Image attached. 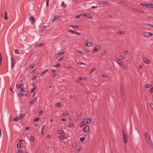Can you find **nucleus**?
Instances as JSON below:
<instances>
[{"label":"nucleus","instance_id":"obj_1","mask_svg":"<svg viewBox=\"0 0 153 153\" xmlns=\"http://www.w3.org/2000/svg\"><path fill=\"white\" fill-rule=\"evenodd\" d=\"M92 119L90 118H86L83 119L81 124L80 127L81 128L86 124H89L91 122Z\"/></svg>","mask_w":153,"mask_h":153},{"label":"nucleus","instance_id":"obj_2","mask_svg":"<svg viewBox=\"0 0 153 153\" xmlns=\"http://www.w3.org/2000/svg\"><path fill=\"white\" fill-rule=\"evenodd\" d=\"M143 35L145 37L148 38L153 36V33L149 32H144L143 33Z\"/></svg>","mask_w":153,"mask_h":153},{"label":"nucleus","instance_id":"obj_3","mask_svg":"<svg viewBox=\"0 0 153 153\" xmlns=\"http://www.w3.org/2000/svg\"><path fill=\"white\" fill-rule=\"evenodd\" d=\"M83 131L85 133L88 132L90 131L89 126V125L86 126L83 129Z\"/></svg>","mask_w":153,"mask_h":153},{"label":"nucleus","instance_id":"obj_4","mask_svg":"<svg viewBox=\"0 0 153 153\" xmlns=\"http://www.w3.org/2000/svg\"><path fill=\"white\" fill-rule=\"evenodd\" d=\"M98 3L100 4H103L106 5H111V4L108 2L106 1H98Z\"/></svg>","mask_w":153,"mask_h":153},{"label":"nucleus","instance_id":"obj_5","mask_svg":"<svg viewBox=\"0 0 153 153\" xmlns=\"http://www.w3.org/2000/svg\"><path fill=\"white\" fill-rule=\"evenodd\" d=\"M101 49V46L99 45H97L95 47L94 50L95 52H97L99 51Z\"/></svg>","mask_w":153,"mask_h":153},{"label":"nucleus","instance_id":"obj_6","mask_svg":"<svg viewBox=\"0 0 153 153\" xmlns=\"http://www.w3.org/2000/svg\"><path fill=\"white\" fill-rule=\"evenodd\" d=\"M11 68H12L13 69L14 66L15 64V61L13 58L11 57Z\"/></svg>","mask_w":153,"mask_h":153},{"label":"nucleus","instance_id":"obj_7","mask_svg":"<svg viewBox=\"0 0 153 153\" xmlns=\"http://www.w3.org/2000/svg\"><path fill=\"white\" fill-rule=\"evenodd\" d=\"M29 20L32 24H33L35 22V19L33 16H32L29 18Z\"/></svg>","mask_w":153,"mask_h":153},{"label":"nucleus","instance_id":"obj_8","mask_svg":"<svg viewBox=\"0 0 153 153\" xmlns=\"http://www.w3.org/2000/svg\"><path fill=\"white\" fill-rule=\"evenodd\" d=\"M131 8L134 11H136L137 12H141V13H142L144 12V11L143 10H141V9H140V8H134L133 7H131Z\"/></svg>","mask_w":153,"mask_h":153},{"label":"nucleus","instance_id":"obj_9","mask_svg":"<svg viewBox=\"0 0 153 153\" xmlns=\"http://www.w3.org/2000/svg\"><path fill=\"white\" fill-rule=\"evenodd\" d=\"M83 15L87 17L89 19H92V16L91 15L87 13H85L84 14H83Z\"/></svg>","mask_w":153,"mask_h":153},{"label":"nucleus","instance_id":"obj_10","mask_svg":"<svg viewBox=\"0 0 153 153\" xmlns=\"http://www.w3.org/2000/svg\"><path fill=\"white\" fill-rule=\"evenodd\" d=\"M119 65L123 68H127L126 65L122 62H119Z\"/></svg>","mask_w":153,"mask_h":153},{"label":"nucleus","instance_id":"obj_11","mask_svg":"<svg viewBox=\"0 0 153 153\" xmlns=\"http://www.w3.org/2000/svg\"><path fill=\"white\" fill-rule=\"evenodd\" d=\"M145 7L149 8H153V4H146Z\"/></svg>","mask_w":153,"mask_h":153},{"label":"nucleus","instance_id":"obj_12","mask_svg":"<svg viewBox=\"0 0 153 153\" xmlns=\"http://www.w3.org/2000/svg\"><path fill=\"white\" fill-rule=\"evenodd\" d=\"M36 98H34L33 100L31 101L29 103V106H31L36 101Z\"/></svg>","mask_w":153,"mask_h":153},{"label":"nucleus","instance_id":"obj_13","mask_svg":"<svg viewBox=\"0 0 153 153\" xmlns=\"http://www.w3.org/2000/svg\"><path fill=\"white\" fill-rule=\"evenodd\" d=\"M143 61L144 63L146 64H149L150 62V60L147 59L146 57H143Z\"/></svg>","mask_w":153,"mask_h":153},{"label":"nucleus","instance_id":"obj_14","mask_svg":"<svg viewBox=\"0 0 153 153\" xmlns=\"http://www.w3.org/2000/svg\"><path fill=\"white\" fill-rule=\"evenodd\" d=\"M59 18L60 17L59 16H54L52 20V22H55L56 19H59Z\"/></svg>","mask_w":153,"mask_h":153},{"label":"nucleus","instance_id":"obj_15","mask_svg":"<svg viewBox=\"0 0 153 153\" xmlns=\"http://www.w3.org/2000/svg\"><path fill=\"white\" fill-rule=\"evenodd\" d=\"M145 138L146 140V141H147V143H149V141H148V139H149V136H150L148 135L147 133V132H146L145 133Z\"/></svg>","mask_w":153,"mask_h":153},{"label":"nucleus","instance_id":"obj_16","mask_svg":"<svg viewBox=\"0 0 153 153\" xmlns=\"http://www.w3.org/2000/svg\"><path fill=\"white\" fill-rule=\"evenodd\" d=\"M120 88V90L121 91L122 94L125 97V94L124 93L123 87L122 85H121Z\"/></svg>","mask_w":153,"mask_h":153},{"label":"nucleus","instance_id":"obj_17","mask_svg":"<svg viewBox=\"0 0 153 153\" xmlns=\"http://www.w3.org/2000/svg\"><path fill=\"white\" fill-rule=\"evenodd\" d=\"M85 45L88 47H91L92 46V44L91 42L87 41Z\"/></svg>","mask_w":153,"mask_h":153},{"label":"nucleus","instance_id":"obj_18","mask_svg":"<svg viewBox=\"0 0 153 153\" xmlns=\"http://www.w3.org/2000/svg\"><path fill=\"white\" fill-rule=\"evenodd\" d=\"M59 138L61 140H64L66 138V137L65 135H60Z\"/></svg>","mask_w":153,"mask_h":153},{"label":"nucleus","instance_id":"obj_19","mask_svg":"<svg viewBox=\"0 0 153 153\" xmlns=\"http://www.w3.org/2000/svg\"><path fill=\"white\" fill-rule=\"evenodd\" d=\"M45 126L43 125L41 128V134L42 135H43L44 134V130L45 129Z\"/></svg>","mask_w":153,"mask_h":153},{"label":"nucleus","instance_id":"obj_20","mask_svg":"<svg viewBox=\"0 0 153 153\" xmlns=\"http://www.w3.org/2000/svg\"><path fill=\"white\" fill-rule=\"evenodd\" d=\"M149 142L150 143V145L151 147L152 148L153 147V143L152 142V141L151 139L150 136H149Z\"/></svg>","mask_w":153,"mask_h":153},{"label":"nucleus","instance_id":"obj_21","mask_svg":"<svg viewBox=\"0 0 153 153\" xmlns=\"http://www.w3.org/2000/svg\"><path fill=\"white\" fill-rule=\"evenodd\" d=\"M119 3L124 6H126L127 5V4L125 2H124L123 1H120Z\"/></svg>","mask_w":153,"mask_h":153},{"label":"nucleus","instance_id":"obj_22","mask_svg":"<svg viewBox=\"0 0 153 153\" xmlns=\"http://www.w3.org/2000/svg\"><path fill=\"white\" fill-rule=\"evenodd\" d=\"M65 53V51H63L57 54V55L58 56H61V55L64 54Z\"/></svg>","mask_w":153,"mask_h":153},{"label":"nucleus","instance_id":"obj_23","mask_svg":"<svg viewBox=\"0 0 153 153\" xmlns=\"http://www.w3.org/2000/svg\"><path fill=\"white\" fill-rule=\"evenodd\" d=\"M128 52V51L127 50H126L125 51L121 54L122 56H123L125 57V56L126 55V54Z\"/></svg>","mask_w":153,"mask_h":153},{"label":"nucleus","instance_id":"obj_24","mask_svg":"<svg viewBox=\"0 0 153 153\" xmlns=\"http://www.w3.org/2000/svg\"><path fill=\"white\" fill-rule=\"evenodd\" d=\"M48 69H46L40 73V76H42L47 72Z\"/></svg>","mask_w":153,"mask_h":153},{"label":"nucleus","instance_id":"obj_25","mask_svg":"<svg viewBox=\"0 0 153 153\" xmlns=\"http://www.w3.org/2000/svg\"><path fill=\"white\" fill-rule=\"evenodd\" d=\"M77 51L79 52V53L82 56H84L85 55V53L82 51L80 50H78Z\"/></svg>","mask_w":153,"mask_h":153},{"label":"nucleus","instance_id":"obj_26","mask_svg":"<svg viewBox=\"0 0 153 153\" xmlns=\"http://www.w3.org/2000/svg\"><path fill=\"white\" fill-rule=\"evenodd\" d=\"M87 78L85 77H81L79 78V79L81 80H85Z\"/></svg>","mask_w":153,"mask_h":153},{"label":"nucleus","instance_id":"obj_27","mask_svg":"<svg viewBox=\"0 0 153 153\" xmlns=\"http://www.w3.org/2000/svg\"><path fill=\"white\" fill-rule=\"evenodd\" d=\"M82 149V146H80L78 150L76 151L75 152V153H78V152H80Z\"/></svg>","mask_w":153,"mask_h":153},{"label":"nucleus","instance_id":"obj_28","mask_svg":"<svg viewBox=\"0 0 153 153\" xmlns=\"http://www.w3.org/2000/svg\"><path fill=\"white\" fill-rule=\"evenodd\" d=\"M70 27H72L74 29H75L76 28H79V26L77 25H70Z\"/></svg>","mask_w":153,"mask_h":153},{"label":"nucleus","instance_id":"obj_29","mask_svg":"<svg viewBox=\"0 0 153 153\" xmlns=\"http://www.w3.org/2000/svg\"><path fill=\"white\" fill-rule=\"evenodd\" d=\"M65 56H62L59 59L58 61L59 62H60L62 61L65 58Z\"/></svg>","mask_w":153,"mask_h":153},{"label":"nucleus","instance_id":"obj_30","mask_svg":"<svg viewBox=\"0 0 153 153\" xmlns=\"http://www.w3.org/2000/svg\"><path fill=\"white\" fill-rule=\"evenodd\" d=\"M2 56L1 53L0 52V65H1L2 63Z\"/></svg>","mask_w":153,"mask_h":153},{"label":"nucleus","instance_id":"obj_31","mask_svg":"<svg viewBox=\"0 0 153 153\" xmlns=\"http://www.w3.org/2000/svg\"><path fill=\"white\" fill-rule=\"evenodd\" d=\"M19 119V117L18 116H15L13 119V121H18Z\"/></svg>","mask_w":153,"mask_h":153},{"label":"nucleus","instance_id":"obj_32","mask_svg":"<svg viewBox=\"0 0 153 153\" xmlns=\"http://www.w3.org/2000/svg\"><path fill=\"white\" fill-rule=\"evenodd\" d=\"M115 60H116V62H117L118 63V64H119V62H121L120 61L121 60L119 58V57H118Z\"/></svg>","mask_w":153,"mask_h":153},{"label":"nucleus","instance_id":"obj_33","mask_svg":"<svg viewBox=\"0 0 153 153\" xmlns=\"http://www.w3.org/2000/svg\"><path fill=\"white\" fill-rule=\"evenodd\" d=\"M85 140V138L84 137H82L80 138V140L81 142H83Z\"/></svg>","mask_w":153,"mask_h":153},{"label":"nucleus","instance_id":"obj_34","mask_svg":"<svg viewBox=\"0 0 153 153\" xmlns=\"http://www.w3.org/2000/svg\"><path fill=\"white\" fill-rule=\"evenodd\" d=\"M34 136H31L30 137V141L32 142H33V141L34 140Z\"/></svg>","mask_w":153,"mask_h":153},{"label":"nucleus","instance_id":"obj_35","mask_svg":"<svg viewBox=\"0 0 153 153\" xmlns=\"http://www.w3.org/2000/svg\"><path fill=\"white\" fill-rule=\"evenodd\" d=\"M58 131H59L58 133L60 134H64L65 133L64 131L62 130H59Z\"/></svg>","mask_w":153,"mask_h":153},{"label":"nucleus","instance_id":"obj_36","mask_svg":"<svg viewBox=\"0 0 153 153\" xmlns=\"http://www.w3.org/2000/svg\"><path fill=\"white\" fill-rule=\"evenodd\" d=\"M118 33L119 34H123L125 33V32L124 31H119L118 32Z\"/></svg>","mask_w":153,"mask_h":153},{"label":"nucleus","instance_id":"obj_37","mask_svg":"<svg viewBox=\"0 0 153 153\" xmlns=\"http://www.w3.org/2000/svg\"><path fill=\"white\" fill-rule=\"evenodd\" d=\"M24 117V115L23 114H21L19 117V118L20 120H21Z\"/></svg>","mask_w":153,"mask_h":153},{"label":"nucleus","instance_id":"obj_38","mask_svg":"<svg viewBox=\"0 0 153 153\" xmlns=\"http://www.w3.org/2000/svg\"><path fill=\"white\" fill-rule=\"evenodd\" d=\"M106 51L105 50L102 52L101 54L100 55H101L102 56V55H104L106 54Z\"/></svg>","mask_w":153,"mask_h":153},{"label":"nucleus","instance_id":"obj_39","mask_svg":"<svg viewBox=\"0 0 153 153\" xmlns=\"http://www.w3.org/2000/svg\"><path fill=\"white\" fill-rule=\"evenodd\" d=\"M43 45L44 44L43 43H40L39 44H36V46L37 47H39Z\"/></svg>","mask_w":153,"mask_h":153},{"label":"nucleus","instance_id":"obj_40","mask_svg":"<svg viewBox=\"0 0 153 153\" xmlns=\"http://www.w3.org/2000/svg\"><path fill=\"white\" fill-rule=\"evenodd\" d=\"M15 53L16 54H19V51L18 49H15Z\"/></svg>","mask_w":153,"mask_h":153},{"label":"nucleus","instance_id":"obj_41","mask_svg":"<svg viewBox=\"0 0 153 153\" xmlns=\"http://www.w3.org/2000/svg\"><path fill=\"white\" fill-rule=\"evenodd\" d=\"M119 58L120 60H122V59H125L126 58V57L122 56L121 55L119 56Z\"/></svg>","mask_w":153,"mask_h":153},{"label":"nucleus","instance_id":"obj_42","mask_svg":"<svg viewBox=\"0 0 153 153\" xmlns=\"http://www.w3.org/2000/svg\"><path fill=\"white\" fill-rule=\"evenodd\" d=\"M102 76L103 77L105 78H109V76H108L107 75H105V74H103L102 75Z\"/></svg>","mask_w":153,"mask_h":153},{"label":"nucleus","instance_id":"obj_43","mask_svg":"<svg viewBox=\"0 0 153 153\" xmlns=\"http://www.w3.org/2000/svg\"><path fill=\"white\" fill-rule=\"evenodd\" d=\"M36 87H34L30 91V92L32 93L34 92L36 89Z\"/></svg>","mask_w":153,"mask_h":153},{"label":"nucleus","instance_id":"obj_44","mask_svg":"<svg viewBox=\"0 0 153 153\" xmlns=\"http://www.w3.org/2000/svg\"><path fill=\"white\" fill-rule=\"evenodd\" d=\"M21 147V145L19 143H18L17 144V148L18 149H20Z\"/></svg>","mask_w":153,"mask_h":153},{"label":"nucleus","instance_id":"obj_45","mask_svg":"<svg viewBox=\"0 0 153 153\" xmlns=\"http://www.w3.org/2000/svg\"><path fill=\"white\" fill-rule=\"evenodd\" d=\"M22 85V84H19L16 85V87L17 88H19Z\"/></svg>","mask_w":153,"mask_h":153},{"label":"nucleus","instance_id":"obj_46","mask_svg":"<svg viewBox=\"0 0 153 153\" xmlns=\"http://www.w3.org/2000/svg\"><path fill=\"white\" fill-rule=\"evenodd\" d=\"M61 5L63 7H66V5L64 4V2L63 1H62L61 3Z\"/></svg>","mask_w":153,"mask_h":153},{"label":"nucleus","instance_id":"obj_47","mask_svg":"<svg viewBox=\"0 0 153 153\" xmlns=\"http://www.w3.org/2000/svg\"><path fill=\"white\" fill-rule=\"evenodd\" d=\"M34 67V64H32L30 66H29V68H33Z\"/></svg>","mask_w":153,"mask_h":153},{"label":"nucleus","instance_id":"obj_48","mask_svg":"<svg viewBox=\"0 0 153 153\" xmlns=\"http://www.w3.org/2000/svg\"><path fill=\"white\" fill-rule=\"evenodd\" d=\"M69 114V113L64 112L63 113V116H65L66 115H68Z\"/></svg>","mask_w":153,"mask_h":153},{"label":"nucleus","instance_id":"obj_49","mask_svg":"<svg viewBox=\"0 0 153 153\" xmlns=\"http://www.w3.org/2000/svg\"><path fill=\"white\" fill-rule=\"evenodd\" d=\"M124 140L125 141V143H127V137H126V136H125V137H124Z\"/></svg>","mask_w":153,"mask_h":153},{"label":"nucleus","instance_id":"obj_50","mask_svg":"<svg viewBox=\"0 0 153 153\" xmlns=\"http://www.w3.org/2000/svg\"><path fill=\"white\" fill-rule=\"evenodd\" d=\"M146 4L144 3H140V4L143 7H145Z\"/></svg>","mask_w":153,"mask_h":153},{"label":"nucleus","instance_id":"obj_51","mask_svg":"<svg viewBox=\"0 0 153 153\" xmlns=\"http://www.w3.org/2000/svg\"><path fill=\"white\" fill-rule=\"evenodd\" d=\"M72 68L71 66V65H69L66 66L65 67L66 68V69H70Z\"/></svg>","mask_w":153,"mask_h":153},{"label":"nucleus","instance_id":"obj_52","mask_svg":"<svg viewBox=\"0 0 153 153\" xmlns=\"http://www.w3.org/2000/svg\"><path fill=\"white\" fill-rule=\"evenodd\" d=\"M73 124L72 123H69L68 124V126L69 127H71L73 126Z\"/></svg>","mask_w":153,"mask_h":153},{"label":"nucleus","instance_id":"obj_53","mask_svg":"<svg viewBox=\"0 0 153 153\" xmlns=\"http://www.w3.org/2000/svg\"><path fill=\"white\" fill-rule=\"evenodd\" d=\"M60 66V64H57L56 65L54 66V67L55 68H57Z\"/></svg>","mask_w":153,"mask_h":153},{"label":"nucleus","instance_id":"obj_54","mask_svg":"<svg viewBox=\"0 0 153 153\" xmlns=\"http://www.w3.org/2000/svg\"><path fill=\"white\" fill-rule=\"evenodd\" d=\"M24 94L22 93H20L19 94L18 96L20 97H21Z\"/></svg>","mask_w":153,"mask_h":153},{"label":"nucleus","instance_id":"obj_55","mask_svg":"<svg viewBox=\"0 0 153 153\" xmlns=\"http://www.w3.org/2000/svg\"><path fill=\"white\" fill-rule=\"evenodd\" d=\"M96 70V68H94L93 69H92L91 71V73L92 74L93 72L94 71V70Z\"/></svg>","mask_w":153,"mask_h":153},{"label":"nucleus","instance_id":"obj_56","mask_svg":"<svg viewBox=\"0 0 153 153\" xmlns=\"http://www.w3.org/2000/svg\"><path fill=\"white\" fill-rule=\"evenodd\" d=\"M150 85L149 84H148L146 85L145 87V88H149L150 87Z\"/></svg>","mask_w":153,"mask_h":153},{"label":"nucleus","instance_id":"obj_57","mask_svg":"<svg viewBox=\"0 0 153 153\" xmlns=\"http://www.w3.org/2000/svg\"><path fill=\"white\" fill-rule=\"evenodd\" d=\"M76 81L78 83H80V80L79 79V78L78 79H76Z\"/></svg>","mask_w":153,"mask_h":153},{"label":"nucleus","instance_id":"obj_58","mask_svg":"<svg viewBox=\"0 0 153 153\" xmlns=\"http://www.w3.org/2000/svg\"><path fill=\"white\" fill-rule=\"evenodd\" d=\"M39 120V118H36L34 119V121L35 122H37V121H38Z\"/></svg>","mask_w":153,"mask_h":153},{"label":"nucleus","instance_id":"obj_59","mask_svg":"<svg viewBox=\"0 0 153 153\" xmlns=\"http://www.w3.org/2000/svg\"><path fill=\"white\" fill-rule=\"evenodd\" d=\"M78 64H79V65H82V64L85 65V63L81 62H79L78 63Z\"/></svg>","mask_w":153,"mask_h":153},{"label":"nucleus","instance_id":"obj_60","mask_svg":"<svg viewBox=\"0 0 153 153\" xmlns=\"http://www.w3.org/2000/svg\"><path fill=\"white\" fill-rule=\"evenodd\" d=\"M153 91V88H151L149 90V92L150 93H152Z\"/></svg>","mask_w":153,"mask_h":153},{"label":"nucleus","instance_id":"obj_61","mask_svg":"<svg viewBox=\"0 0 153 153\" xmlns=\"http://www.w3.org/2000/svg\"><path fill=\"white\" fill-rule=\"evenodd\" d=\"M70 97L72 99V98H74V97H75V96L74 95H70Z\"/></svg>","mask_w":153,"mask_h":153},{"label":"nucleus","instance_id":"obj_62","mask_svg":"<svg viewBox=\"0 0 153 153\" xmlns=\"http://www.w3.org/2000/svg\"><path fill=\"white\" fill-rule=\"evenodd\" d=\"M36 76L35 75L32 78L33 80H34L36 79Z\"/></svg>","mask_w":153,"mask_h":153},{"label":"nucleus","instance_id":"obj_63","mask_svg":"<svg viewBox=\"0 0 153 153\" xmlns=\"http://www.w3.org/2000/svg\"><path fill=\"white\" fill-rule=\"evenodd\" d=\"M56 105L57 107H59L61 106V104L60 103H56Z\"/></svg>","mask_w":153,"mask_h":153},{"label":"nucleus","instance_id":"obj_64","mask_svg":"<svg viewBox=\"0 0 153 153\" xmlns=\"http://www.w3.org/2000/svg\"><path fill=\"white\" fill-rule=\"evenodd\" d=\"M43 112V111L42 110H41L39 112V115H41V114H42V113Z\"/></svg>","mask_w":153,"mask_h":153}]
</instances>
